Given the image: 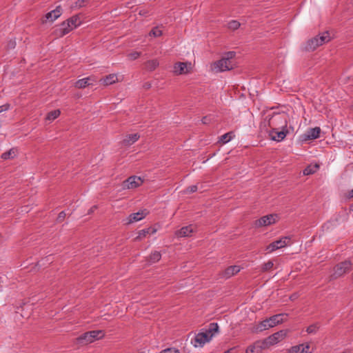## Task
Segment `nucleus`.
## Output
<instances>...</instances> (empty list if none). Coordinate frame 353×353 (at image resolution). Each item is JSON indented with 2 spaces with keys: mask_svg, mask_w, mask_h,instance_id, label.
Listing matches in <instances>:
<instances>
[{
  "mask_svg": "<svg viewBox=\"0 0 353 353\" xmlns=\"http://www.w3.org/2000/svg\"><path fill=\"white\" fill-rule=\"evenodd\" d=\"M287 117L284 112L274 113L268 120V125L271 130L285 129L288 125Z\"/></svg>",
  "mask_w": 353,
  "mask_h": 353,
  "instance_id": "f257e3e1",
  "label": "nucleus"
},
{
  "mask_svg": "<svg viewBox=\"0 0 353 353\" xmlns=\"http://www.w3.org/2000/svg\"><path fill=\"white\" fill-rule=\"evenodd\" d=\"M331 37L328 32H325L311 39H310L305 46V49L308 51H313L319 46L327 43L330 41Z\"/></svg>",
  "mask_w": 353,
  "mask_h": 353,
  "instance_id": "f03ea898",
  "label": "nucleus"
},
{
  "mask_svg": "<svg viewBox=\"0 0 353 353\" xmlns=\"http://www.w3.org/2000/svg\"><path fill=\"white\" fill-rule=\"evenodd\" d=\"M104 334L102 330H92L87 332L77 338L79 343L88 344L95 340L103 338Z\"/></svg>",
  "mask_w": 353,
  "mask_h": 353,
  "instance_id": "7ed1b4c3",
  "label": "nucleus"
},
{
  "mask_svg": "<svg viewBox=\"0 0 353 353\" xmlns=\"http://www.w3.org/2000/svg\"><path fill=\"white\" fill-rule=\"evenodd\" d=\"M352 269V263L350 261H345L338 263L334 268V272L332 275L333 279H336L349 272Z\"/></svg>",
  "mask_w": 353,
  "mask_h": 353,
  "instance_id": "20e7f679",
  "label": "nucleus"
},
{
  "mask_svg": "<svg viewBox=\"0 0 353 353\" xmlns=\"http://www.w3.org/2000/svg\"><path fill=\"white\" fill-rule=\"evenodd\" d=\"M143 183V179H142L140 176H131L122 183V190L134 189L141 185Z\"/></svg>",
  "mask_w": 353,
  "mask_h": 353,
  "instance_id": "39448f33",
  "label": "nucleus"
},
{
  "mask_svg": "<svg viewBox=\"0 0 353 353\" xmlns=\"http://www.w3.org/2000/svg\"><path fill=\"white\" fill-rule=\"evenodd\" d=\"M288 331L285 330H280L264 339L265 343L269 347L282 341L287 335Z\"/></svg>",
  "mask_w": 353,
  "mask_h": 353,
  "instance_id": "423d86ee",
  "label": "nucleus"
},
{
  "mask_svg": "<svg viewBox=\"0 0 353 353\" xmlns=\"http://www.w3.org/2000/svg\"><path fill=\"white\" fill-rule=\"evenodd\" d=\"M290 238L289 236H283L269 244L266 248V250L269 252H272L278 249L287 246L290 244Z\"/></svg>",
  "mask_w": 353,
  "mask_h": 353,
  "instance_id": "0eeeda50",
  "label": "nucleus"
},
{
  "mask_svg": "<svg viewBox=\"0 0 353 353\" xmlns=\"http://www.w3.org/2000/svg\"><path fill=\"white\" fill-rule=\"evenodd\" d=\"M71 30H72V26H70V23L66 20L62 22L60 25L56 26L52 34L55 38H60L68 34Z\"/></svg>",
  "mask_w": 353,
  "mask_h": 353,
  "instance_id": "6e6552de",
  "label": "nucleus"
},
{
  "mask_svg": "<svg viewBox=\"0 0 353 353\" xmlns=\"http://www.w3.org/2000/svg\"><path fill=\"white\" fill-rule=\"evenodd\" d=\"M212 335L207 332H199L192 339L191 343L195 347H203L204 344L210 341Z\"/></svg>",
  "mask_w": 353,
  "mask_h": 353,
  "instance_id": "1a4fd4ad",
  "label": "nucleus"
},
{
  "mask_svg": "<svg viewBox=\"0 0 353 353\" xmlns=\"http://www.w3.org/2000/svg\"><path fill=\"white\" fill-rule=\"evenodd\" d=\"M277 220L278 216L276 214H268L256 220L254 222V226L256 228L268 226L276 223Z\"/></svg>",
  "mask_w": 353,
  "mask_h": 353,
  "instance_id": "9d476101",
  "label": "nucleus"
},
{
  "mask_svg": "<svg viewBox=\"0 0 353 353\" xmlns=\"http://www.w3.org/2000/svg\"><path fill=\"white\" fill-rule=\"evenodd\" d=\"M320 133L321 128L319 127L310 128L301 136V140L305 142L307 141L316 139L319 137Z\"/></svg>",
  "mask_w": 353,
  "mask_h": 353,
  "instance_id": "9b49d317",
  "label": "nucleus"
},
{
  "mask_svg": "<svg viewBox=\"0 0 353 353\" xmlns=\"http://www.w3.org/2000/svg\"><path fill=\"white\" fill-rule=\"evenodd\" d=\"M233 67L234 63L232 61H228V60L224 58H222L221 59L214 63V69L216 70V72L230 70H232Z\"/></svg>",
  "mask_w": 353,
  "mask_h": 353,
  "instance_id": "f8f14e48",
  "label": "nucleus"
},
{
  "mask_svg": "<svg viewBox=\"0 0 353 353\" xmlns=\"http://www.w3.org/2000/svg\"><path fill=\"white\" fill-rule=\"evenodd\" d=\"M266 348H268V347L264 340L257 341L247 348L245 353H261L262 350Z\"/></svg>",
  "mask_w": 353,
  "mask_h": 353,
  "instance_id": "ddd939ff",
  "label": "nucleus"
},
{
  "mask_svg": "<svg viewBox=\"0 0 353 353\" xmlns=\"http://www.w3.org/2000/svg\"><path fill=\"white\" fill-rule=\"evenodd\" d=\"M196 225L191 224L190 225L183 227L179 230H177L175 234L178 237L190 236L192 234L196 231Z\"/></svg>",
  "mask_w": 353,
  "mask_h": 353,
  "instance_id": "4468645a",
  "label": "nucleus"
},
{
  "mask_svg": "<svg viewBox=\"0 0 353 353\" xmlns=\"http://www.w3.org/2000/svg\"><path fill=\"white\" fill-rule=\"evenodd\" d=\"M288 133V130L285 129H280V130H270V136L271 139L276 141H281L285 139L286 134Z\"/></svg>",
  "mask_w": 353,
  "mask_h": 353,
  "instance_id": "2eb2a0df",
  "label": "nucleus"
},
{
  "mask_svg": "<svg viewBox=\"0 0 353 353\" xmlns=\"http://www.w3.org/2000/svg\"><path fill=\"white\" fill-rule=\"evenodd\" d=\"M61 14V7L60 6H57V8L52 10L50 12H48L45 15V20H43V23H45L47 20H50V21H54L57 18H59Z\"/></svg>",
  "mask_w": 353,
  "mask_h": 353,
  "instance_id": "dca6fc26",
  "label": "nucleus"
},
{
  "mask_svg": "<svg viewBox=\"0 0 353 353\" xmlns=\"http://www.w3.org/2000/svg\"><path fill=\"white\" fill-rule=\"evenodd\" d=\"M148 211L147 210H143L136 213L131 214L128 217V223L137 222L143 219L147 214Z\"/></svg>",
  "mask_w": 353,
  "mask_h": 353,
  "instance_id": "f3484780",
  "label": "nucleus"
},
{
  "mask_svg": "<svg viewBox=\"0 0 353 353\" xmlns=\"http://www.w3.org/2000/svg\"><path fill=\"white\" fill-rule=\"evenodd\" d=\"M241 270V268L238 265H232L226 268L222 273L223 277L225 279L230 278L234 274H237Z\"/></svg>",
  "mask_w": 353,
  "mask_h": 353,
  "instance_id": "a211bd4d",
  "label": "nucleus"
},
{
  "mask_svg": "<svg viewBox=\"0 0 353 353\" xmlns=\"http://www.w3.org/2000/svg\"><path fill=\"white\" fill-rule=\"evenodd\" d=\"M189 71L188 64L183 62H178L174 64V72L176 74H186Z\"/></svg>",
  "mask_w": 353,
  "mask_h": 353,
  "instance_id": "6ab92c4d",
  "label": "nucleus"
},
{
  "mask_svg": "<svg viewBox=\"0 0 353 353\" xmlns=\"http://www.w3.org/2000/svg\"><path fill=\"white\" fill-rule=\"evenodd\" d=\"M140 136L138 133L130 134L125 136V139L122 141V144L125 146H129L135 143Z\"/></svg>",
  "mask_w": 353,
  "mask_h": 353,
  "instance_id": "aec40b11",
  "label": "nucleus"
},
{
  "mask_svg": "<svg viewBox=\"0 0 353 353\" xmlns=\"http://www.w3.org/2000/svg\"><path fill=\"white\" fill-rule=\"evenodd\" d=\"M284 316H287V314H279L276 315H273L272 316L270 317L268 319L269 323H270L272 327H274L275 325L281 323L283 322Z\"/></svg>",
  "mask_w": 353,
  "mask_h": 353,
  "instance_id": "412c9836",
  "label": "nucleus"
},
{
  "mask_svg": "<svg viewBox=\"0 0 353 353\" xmlns=\"http://www.w3.org/2000/svg\"><path fill=\"white\" fill-rule=\"evenodd\" d=\"M103 84L105 85H109L118 81L117 76L115 74H110L107 75L104 79H101Z\"/></svg>",
  "mask_w": 353,
  "mask_h": 353,
  "instance_id": "4be33fe9",
  "label": "nucleus"
},
{
  "mask_svg": "<svg viewBox=\"0 0 353 353\" xmlns=\"http://www.w3.org/2000/svg\"><path fill=\"white\" fill-rule=\"evenodd\" d=\"M90 77L83 78L76 81L74 86L77 88L82 89L90 85Z\"/></svg>",
  "mask_w": 353,
  "mask_h": 353,
  "instance_id": "5701e85b",
  "label": "nucleus"
},
{
  "mask_svg": "<svg viewBox=\"0 0 353 353\" xmlns=\"http://www.w3.org/2000/svg\"><path fill=\"white\" fill-rule=\"evenodd\" d=\"M155 232H156V230L151 228L141 230L139 232L138 236L135 238V240L140 241L143 238L145 237L148 234H149V233L154 234Z\"/></svg>",
  "mask_w": 353,
  "mask_h": 353,
  "instance_id": "b1692460",
  "label": "nucleus"
},
{
  "mask_svg": "<svg viewBox=\"0 0 353 353\" xmlns=\"http://www.w3.org/2000/svg\"><path fill=\"white\" fill-rule=\"evenodd\" d=\"M67 21L70 23V26H72V30L80 26L81 23L79 15L72 16L69 18Z\"/></svg>",
  "mask_w": 353,
  "mask_h": 353,
  "instance_id": "393cba45",
  "label": "nucleus"
},
{
  "mask_svg": "<svg viewBox=\"0 0 353 353\" xmlns=\"http://www.w3.org/2000/svg\"><path fill=\"white\" fill-rule=\"evenodd\" d=\"M159 65L157 59H152L145 62V68L149 71L154 70Z\"/></svg>",
  "mask_w": 353,
  "mask_h": 353,
  "instance_id": "a878e982",
  "label": "nucleus"
},
{
  "mask_svg": "<svg viewBox=\"0 0 353 353\" xmlns=\"http://www.w3.org/2000/svg\"><path fill=\"white\" fill-rule=\"evenodd\" d=\"M270 327H272L270 323H269L268 319H265L261 321L256 327V330L259 332H262L263 330H268Z\"/></svg>",
  "mask_w": 353,
  "mask_h": 353,
  "instance_id": "bb28decb",
  "label": "nucleus"
},
{
  "mask_svg": "<svg viewBox=\"0 0 353 353\" xmlns=\"http://www.w3.org/2000/svg\"><path fill=\"white\" fill-rule=\"evenodd\" d=\"M17 150L14 148H12L10 150L3 153L1 158L4 160L13 159L16 156Z\"/></svg>",
  "mask_w": 353,
  "mask_h": 353,
  "instance_id": "cd10ccee",
  "label": "nucleus"
},
{
  "mask_svg": "<svg viewBox=\"0 0 353 353\" xmlns=\"http://www.w3.org/2000/svg\"><path fill=\"white\" fill-rule=\"evenodd\" d=\"M60 110H54L53 111H51L48 113L46 119L49 121H52L55 119H57L60 115Z\"/></svg>",
  "mask_w": 353,
  "mask_h": 353,
  "instance_id": "c85d7f7f",
  "label": "nucleus"
},
{
  "mask_svg": "<svg viewBox=\"0 0 353 353\" xmlns=\"http://www.w3.org/2000/svg\"><path fill=\"white\" fill-rule=\"evenodd\" d=\"M161 258V254L159 252L154 251L152 252L149 256V262L151 263H154L158 262Z\"/></svg>",
  "mask_w": 353,
  "mask_h": 353,
  "instance_id": "c756f323",
  "label": "nucleus"
},
{
  "mask_svg": "<svg viewBox=\"0 0 353 353\" xmlns=\"http://www.w3.org/2000/svg\"><path fill=\"white\" fill-rule=\"evenodd\" d=\"M318 169L319 165H309L303 170V173L304 175H310L316 172Z\"/></svg>",
  "mask_w": 353,
  "mask_h": 353,
  "instance_id": "7c9ffc66",
  "label": "nucleus"
},
{
  "mask_svg": "<svg viewBox=\"0 0 353 353\" xmlns=\"http://www.w3.org/2000/svg\"><path fill=\"white\" fill-rule=\"evenodd\" d=\"M219 330V325L216 323H211L209 325V327L208 330L205 332L209 334V335H212L213 336L215 332H217Z\"/></svg>",
  "mask_w": 353,
  "mask_h": 353,
  "instance_id": "2f4dec72",
  "label": "nucleus"
},
{
  "mask_svg": "<svg viewBox=\"0 0 353 353\" xmlns=\"http://www.w3.org/2000/svg\"><path fill=\"white\" fill-rule=\"evenodd\" d=\"M274 266V263L272 261H268L261 266V271L263 272H268L271 270Z\"/></svg>",
  "mask_w": 353,
  "mask_h": 353,
  "instance_id": "473e14b6",
  "label": "nucleus"
},
{
  "mask_svg": "<svg viewBox=\"0 0 353 353\" xmlns=\"http://www.w3.org/2000/svg\"><path fill=\"white\" fill-rule=\"evenodd\" d=\"M240 26V23L236 20H232L228 23V28L230 30H235Z\"/></svg>",
  "mask_w": 353,
  "mask_h": 353,
  "instance_id": "72a5a7b5",
  "label": "nucleus"
},
{
  "mask_svg": "<svg viewBox=\"0 0 353 353\" xmlns=\"http://www.w3.org/2000/svg\"><path fill=\"white\" fill-rule=\"evenodd\" d=\"M232 139V132L225 133L220 137L219 141L223 143H226Z\"/></svg>",
  "mask_w": 353,
  "mask_h": 353,
  "instance_id": "f704fd0d",
  "label": "nucleus"
},
{
  "mask_svg": "<svg viewBox=\"0 0 353 353\" xmlns=\"http://www.w3.org/2000/svg\"><path fill=\"white\" fill-rule=\"evenodd\" d=\"M89 0H77L74 5L73 6L74 8H80L85 6V3H87Z\"/></svg>",
  "mask_w": 353,
  "mask_h": 353,
  "instance_id": "c9c22d12",
  "label": "nucleus"
},
{
  "mask_svg": "<svg viewBox=\"0 0 353 353\" xmlns=\"http://www.w3.org/2000/svg\"><path fill=\"white\" fill-rule=\"evenodd\" d=\"M141 56V52H137V51H134V52H132L130 53H129L128 54V57L130 60L131 61H133V60H136L137 59H138L139 57Z\"/></svg>",
  "mask_w": 353,
  "mask_h": 353,
  "instance_id": "e433bc0d",
  "label": "nucleus"
},
{
  "mask_svg": "<svg viewBox=\"0 0 353 353\" xmlns=\"http://www.w3.org/2000/svg\"><path fill=\"white\" fill-rule=\"evenodd\" d=\"M162 34V31L157 27L154 28L150 32V35H152L155 37H159Z\"/></svg>",
  "mask_w": 353,
  "mask_h": 353,
  "instance_id": "4c0bfd02",
  "label": "nucleus"
},
{
  "mask_svg": "<svg viewBox=\"0 0 353 353\" xmlns=\"http://www.w3.org/2000/svg\"><path fill=\"white\" fill-rule=\"evenodd\" d=\"M300 347V353H310V345L309 344H301L299 345Z\"/></svg>",
  "mask_w": 353,
  "mask_h": 353,
  "instance_id": "58836bf2",
  "label": "nucleus"
},
{
  "mask_svg": "<svg viewBox=\"0 0 353 353\" xmlns=\"http://www.w3.org/2000/svg\"><path fill=\"white\" fill-rule=\"evenodd\" d=\"M236 53L233 51L228 52L225 54L223 58L228 60V61H232V59L235 57Z\"/></svg>",
  "mask_w": 353,
  "mask_h": 353,
  "instance_id": "ea45409f",
  "label": "nucleus"
},
{
  "mask_svg": "<svg viewBox=\"0 0 353 353\" xmlns=\"http://www.w3.org/2000/svg\"><path fill=\"white\" fill-rule=\"evenodd\" d=\"M318 329H319L318 326L315 324H313V325H311L309 327H307L306 332L308 334H313V333H316V331L318 330Z\"/></svg>",
  "mask_w": 353,
  "mask_h": 353,
  "instance_id": "a19ab883",
  "label": "nucleus"
},
{
  "mask_svg": "<svg viewBox=\"0 0 353 353\" xmlns=\"http://www.w3.org/2000/svg\"><path fill=\"white\" fill-rule=\"evenodd\" d=\"M197 190H198L197 185H194L188 187L186 188V190H185V192L187 194H190V193L195 192L196 191H197Z\"/></svg>",
  "mask_w": 353,
  "mask_h": 353,
  "instance_id": "79ce46f5",
  "label": "nucleus"
},
{
  "mask_svg": "<svg viewBox=\"0 0 353 353\" xmlns=\"http://www.w3.org/2000/svg\"><path fill=\"white\" fill-rule=\"evenodd\" d=\"M7 48L8 49H14L16 47V41L15 40H10L7 43Z\"/></svg>",
  "mask_w": 353,
  "mask_h": 353,
  "instance_id": "37998d69",
  "label": "nucleus"
},
{
  "mask_svg": "<svg viewBox=\"0 0 353 353\" xmlns=\"http://www.w3.org/2000/svg\"><path fill=\"white\" fill-rule=\"evenodd\" d=\"M160 353H180L179 351L174 348H168L161 351Z\"/></svg>",
  "mask_w": 353,
  "mask_h": 353,
  "instance_id": "c03bdc74",
  "label": "nucleus"
},
{
  "mask_svg": "<svg viewBox=\"0 0 353 353\" xmlns=\"http://www.w3.org/2000/svg\"><path fill=\"white\" fill-rule=\"evenodd\" d=\"M66 214L64 211L61 212L57 217V221L61 222L65 217Z\"/></svg>",
  "mask_w": 353,
  "mask_h": 353,
  "instance_id": "a18cd8bd",
  "label": "nucleus"
},
{
  "mask_svg": "<svg viewBox=\"0 0 353 353\" xmlns=\"http://www.w3.org/2000/svg\"><path fill=\"white\" fill-rule=\"evenodd\" d=\"M300 347L299 345H296L290 350L289 353H300Z\"/></svg>",
  "mask_w": 353,
  "mask_h": 353,
  "instance_id": "49530a36",
  "label": "nucleus"
},
{
  "mask_svg": "<svg viewBox=\"0 0 353 353\" xmlns=\"http://www.w3.org/2000/svg\"><path fill=\"white\" fill-rule=\"evenodd\" d=\"M10 108V105L8 103L2 105L0 106V113L8 110Z\"/></svg>",
  "mask_w": 353,
  "mask_h": 353,
  "instance_id": "de8ad7c7",
  "label": "nucleus"
},
{
  "mask_svg": "<svg viewBox=\"0 0 353 353\" xmlns=\"http://www.w3.org/2000/svg\"><path fill=\"white\" fill-rule=\"evenodd\" d=\"M201 121L203 124H207L210 122L211 119L209 117H203Z\"/></svg>",
  "mask_w": 353,
  "mask_h": 353,
  "instance_id": "09e8293b",
  "label": "nucleus"
},
{
  "mask_svg": "<svg viewBox=\"0 0 353 353\" xmlns=\"http://www.w3.org/2000/svg\"><path fill=\"white\" fill-rule=\"evenodd\" d=\"M151 86L152 85L150 82H145V83H144V84L143 85V87L146 90L150 89L151 88Z\"/></svg>",
  "mask_w": 353,
  "mask_h": 353,
  "instance_id": "8fccbe9b",
  "label": "nucleus"
},
{
  "mask_svg": "<svg viewBox=\"0 0 353 353\" xmlns=\"http://www.w3.org/2000/svg\"><path fill=\"white\" fill-rule=\"evenodd\" d=\"M224 353H235V347L230 348L225 351Z\"/></svg>",
  "mask_w": 353,
  "mask_h": 353,
  "instance_id": "3c124183",
  "label": "nucleus"
},
{
  "mask_svg": "<svg viewBox=\"0 0 353 353\" xmlns=\"http://www.w3.org/2000/svg\"><path fill=\"white\" fill-rule=\"evenodd\" d=\"M348 196H349V198L353 197V189L349 192Z\"/></svg>",
  "mask_w": 353,
  "mask_h": 353,
  "instance_id": "603ef678",
  "label": "nucleus"
},
{
  "mask_svg": "<svg viewBox=\"0 0 353 353\" xmlns=\"http://www.w3.org/2000/svg\"><path fill=\"white\" fill-rule=\"evenodd\" d=\"M94 209H96V206H93L92 208H90L89 213L93 212Z\"/></svg>",
  "mask_w": 353,
  "mask_h": 353,
  "instance_id": "864d4df0",
  "label": "nucleus"
}]
</instances>
